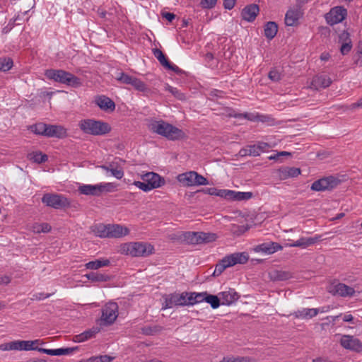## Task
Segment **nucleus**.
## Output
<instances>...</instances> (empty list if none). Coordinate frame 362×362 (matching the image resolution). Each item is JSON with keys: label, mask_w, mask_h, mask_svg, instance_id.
<instances>
[{"label": "nucleus", "mask_w": 362, "mask_h": 362, "mask_svg": "<svg viewBox=\"0 0 362 362\" xmlns=\"http://www.w3.org/2000/svg\"><path fill=\"white\" fill-rule=\"evenodd\" d=\"M148 129L150 132L160 135L168 140L176 141L186 137L185 133L180 129L167 122L153 119H148Z\"/></svg>", "instance_id": "nucleus-1"}, {"label": "nucleus", "mask_w": 362, "mask_h": 362, "mask_svg": "<svg viewBox=\"0 0 362 362\" xmlns=\"http://www.w3.org/2000/svg\"><path fill=\"white\" fill-rule=\"evenodd\" d=\"M78 127L85 134L93 136L105 135L110 133L112 129L110 125L107 122L93 119H85L81 120L79 122Z\"/></svg>", "instance_id": "nucleus-2"}, {"label": "nucleus", "mask_w": 362, "mask_h": 362, "mask_svg": "<svg viewBox=\"0 0 362 362\" xmlns=\"http://www.w3.org/2000/svg\"><path fill=\"white\" fill-rule=\"evenodd\" d=\"M120 252L132 257H148L154 252V247L148 243H127L120 246Z\"/></svg>", "instance_id": "nucleus-3"}, {"label": "nucleus", "mask_w": 362, "mask_h": 362, "mask_svg": "<svg viewBox=\"0 0 362 362\" xmlns=\"http://www.w3.org/2000/svg\"><path fill=\"white\" fill-rule=\"evenodd\" d=\"M41 201L47 206L54 209L68 208L71 205L69 200L61 194L45 193L43 194Z\"/></svg>", "instance_id": "nucleus-4"}, {"label": "nucleus", "mask_w": 362, "mask_h": 362, "mask_svg": "<svg viewBox=\"0 0 362 362\" xmlns=\"http://www.w3.org/2000/svg\"><path fill=\"white\" fill-rule=\"evenodd\" d=\"M42 344L40 339L35 340H16L8 343L3 344L0 348L4 351L10 350H25V351H37V346L35 345Z\"/></svg>", "instance_id": "nucleus-5"}, {"label": "nucleus", "mask_w": 362, "mask_h": 362, "mask_svg": "<svg viewBox=\"0 0 362 362\" xmlns=\"http://www.w3.org/2000/svg\"><path fill=\"white\" fill-rule=\"evenodd\" d=\"M118 305L115 302L106 303L102 308L100 325L108 326L112 325L118 316Z\"/></svg>", "instance_id": "nucleus-6"}, {"label": "nucleus", "mask_w": 362, "mask_h": 362, "mask_svg": "<svg viewBox=\"0 0 362 362\" xmlns=\"http://www.w3.org/2000/svg\"><path fill=\"white\" fill-rule=\"evenodd\" d=\"M339 183L340 180L338 178L331 175L315 180L312 184L310 189L316 192L330 191L335 188Z\"/></svg>", "instance_id": "nucleus-7"}, {"label": "nucleus", "mask_w": 362, "mask_h": 362, "mask_svg": "<svg viewBox=\"0 0 362 362\" xmlns=\"http://www.w3.org/2000/svg\"><path fill=\"white\" fill-rule=\"evenodd\" d=\"M328 291L333 296H338L343 298L352 297L356 293L353 287L343 283L332 284L329 286Z\"/></svg>", "instance_id": "nucleus-8"}, {"label": "nucleus", "mask_w": 362, "mask_h": 362, "mask_svg": "<svg viewBox=\"0 0 362 362\" xmlns=\"http://www.w3.org/2000/svg\"><path fill=\"white\" fill-rule=\"evenodd\" d=\"M164 303L163 305V309L172 308L174 306L183 307L185 306V298L184 292L173 293L168 295H165L164 297Z\"/></svg>", "instance_id": "nucleus-9"}, {"label": "nucleus", "mask_w": 362, "mask_h": 362, "mask_svg": "<svg viewBox=\"0 0 362 362\" xmlns=\"http://www.w3.org/2000/svg\"><path fill=\"white\" fill-rule=\"evenodd\" d=\"M347 16V11L342 6H336L332 8L329 13L325 15L327 23L333 25L341 23Z\"/></svg>", "instance_id": "nucleus-10"}, {"label": "nucleus", "mask_w": 362, "mask_h": 362, "mask_svg": "<svg viewBox=\"0 0 362 362\" xmlns=\"http://www.w3.org/2000/svg\"><path fill=\"white\" fill-rule=\"evenodd\" d=\"M340 344L346 349L359 352L362 350V343L353 336L344 335L340 340Z\"/></svg>", "instance_id": "nucleus-11"}, {"label": "nucleus", "mask_w": 362, "mask_h": 362, "mask_svg": "<svg viewBox=\"0 0 362 362\" xmlns=\"http://www.w3.org/2000/svg\"><path fill=\"white\" fill-rule=\"evenodd\" d=\"M141 179L149 184L151 188L156 189L165 184V180L158 174L153 172H148L141 176Z\"/></svg>", "instance_id": "nucleus-12"}, {"label": "nucleus", "mask_w": 362, "mask_h": 362, "mask_svg": "<svg viewBox=\"0 0 362 362\" xmlns=\"http://www.w3.org/2000/svg\"><path fill=\"white\" fill-rule=\"evenodd\" d=\"M282 249L283 247L277 243L267 242L255 246L254 251L256 252H262L267 255H271L279 250H281Z\"/></svg>", "instance_id": "nucleus-13"}, {"label": "nucleus", "mask_w": 362, "mask_h": 362, "mask_svg": "<svg viewBox=\"0 0 362 362\" xmlns=\"http://www.w3.org/2000/svg\"><path fill=\"white\" fill-rule=\"evenodd\" d=\"M95 102L100 109L105 112H112L115 110V102L107 96L99 95L95 98Z\"/></svg>", "instance_id": "nucleus-14"}, {"label": "nucleus", "mask_w": 362, "mask_h": 362, "mask_svg": "<svg viewBox=\"0 0 362 362\" xmlns=\"http://www.w3.org/2000/svg\"><path fill=\"white\" fill-rule=\"evenodd\" d=\"M226 261L224 262H228V265L230 267H233L237 264H244L249 259V255L247 252H235L225 257Z\"/></svg>", "instance_id": "nucleus-15"}, {"label": "nucleus", "mask_w": 362, "mask_h": 362, "mask_svg": "<svg viewBox=\"0 0 362 362\" xmlns=\"http://www.w3.org/2000/svg\"><path fill=\"white\" fill-rule=\"evenodd\" d=\"M78 349V346L59 348L56 349H48L37 347V351L40 353L46 354L50 356L70 355Z\"/></svg>", "instance_id": "nucleus-16"}, {"label": "nucleus", "mask_w": 362, "mask_h": 362, "mask_svg": "<svg viewBox=\"0 0 362 362\" xmlns=\"http://www.w3.org/2000/svg\"><path fill=\"white\" fill-rule=\"evenodd\" d=\"M259 8L257 4H252L246 6L241 12L242 18L247 22H252L259 13Z\"/></svg>", "instance_id": "nucleus-17"}, {"label": "nucleus", "mask_w": 362, "mask_h": 362, "mask_svg": "<svg viewBox=\"0 0 362 362\" xmlns=\"http://www.w3.org/2000/svg\"><path fill=\"white\" fill-rule=\"evenodd\" d=\"M67 136L66 129L62 125L47 124L46 137L63 139Z\"/></svg>", "instance_id": "nucleus-18"}, {"label": "nucleus", "mask_w": 362, "mask_h": 362, "mask_svg": "<svg viewBox=\"0 0 362 362\" xmlns=\"http://www.w3.org/2000/svg\"><path fill=\"white\" fill-rule=\"evenodd\" d=\"M332 83V81L329 76L321 74L317 75L313 78L311 85L315 89L319 90L329 87Z\"/></svg>", "instance_id": "nucleus-19"}, {"label": "nucleus", "mask_w": 362, "mask_h": 362, "mask_svg": "<svg viewBox=\"0 0 362 362\" xmlns=\"http://www.w3.org/2000/svg\"><path fill=\"white\" fill-rule=\"evenodd\" d=\"M129 230L119 224H109V238H119L128 235Z\"/></svg>", "instance_id": "nucleus-20"}, {"label": "nucleus", "mask_w": 362, "mask_h": 362, "mask_svg": "<svg viewBox=\"0 0 362 362\" xmlns=\"http://www.w3.org/2000/svg\"><path fill=\"white\" fill-rule=\"evenodd\" d=\"M269 279L273 281H286L293 277V274L289 271L281 269H272L269 272Z\"/></svg>", "instance_id": "nucleus-21"}, {"label": "nucleus", "mask_w": 362, "mask_h": 362, "mask_svg": "<svg viewBox=\"0 0 362 362\" xmlns=\"http://www.w3.org/2000/svg\"><path fill=\"white\" fill-rule=\"evenodd\" d=\"M222 299V305H230L234 302L237 301L240 298V295L233 288H230L228 291H223L219 293Z\"/></svg>", "instance_id": "nucleus-22"}, {"label": "nucleus", "mask_w": 362, "mask_h": 362, "mask_svg": "<svg viewBox=\"0 0 362 362\" xmlns=\"http://www.w3.org/2000/svg\"><path fill=\"white\" fill-rule=\"evenodd\" d=\"M45 76L55 82L64 83V77L67 75V71L63 69H47L45 71Z\"/></svg>", "instance_id": "nucleus-23"}, {"label": "nucleus", "mask_w": 362, "mask_h": 362, "mask_svg": "<svg viewBox=\"0 0 362 362\" xmlns=\"http://www.w3.org/2000/svg\"><path fill=\"white\" fill-rule=\"evenodd\" d=\"M78 192L84 195H90L95 197L100 196V189L99 184L97 185H83L79 186Z\"/></svg>", "instance_id": "nucleus-24"}, {"label": "nucleus", "mask_w": 362, "mask_h": 362, "mask_svg": "<svg viewBox=\"0 0 362 362\" xmlns=\"http://www.w3.org/2000/svg\"><path fill=\"white\" fill-rule=\"evenodd\" d=\"M252 193L250 192H235L228 189L227 200L230 201H242L248 200L252 197Z\"/></svg>", "instance_id": "nucleus-25"}, {"label": "nucleus", "mask_w": 362, "mask_h": 362, "mask_svg": "<svg viewBox=\"0 0 362 362\" xmlns=\"http://www.w3.org/2000/svg\"><path fill=\"white\" fill-rule=\"evenodd\" d=\"M100 331L98 327H93V328L86 330L80 334L74 337V341L83 342L95 337V335Z\"/></svg>", "instance_id": "nucleus-26"}, {"label": "nucleus", "mask_w": 362, "mask_h": 362, "mask_svg": "<svg viewBox=\"0 0 362 362\" xmlns=\"http://www.w3.org/2000/svg\"><path fill=\"white\" fill-rule=\"evenodd\" d=\"M301 16L298 10H288L285 16V23L288 26H295L298 23V20Z\"/></svg>", "instance_id": "nucleus-27"}, {"label": "nucleus", "mask_w": 362, "mask_h": 362, "mask_svg": "<svg viewBox=\"0 0 362 362\" xmlns=\"http://www.w3.org/2000/svg\"><path fill=\"white\" fill-rule=\"evenodd\" d=\"M90 230L99 238H109V224H95L90 227Z\"/></svg>", "instance_id": "nucleus-28"}, {"label": "nucleus", "mask_w": 362, "mask_h": 362, "mask_svg": "<svg viewBox=\"0 0 362 362\" xmlns=\"http://www.w3.org/2000/svg\"><path fill=\"white\" fill-rule=\"evenodd\" d=\"M319 313L318 309L315 308H303L294 312L292 315L296 318L310 319L316 316Z\"/></svg>", "instance_id": "nucleus-29"}, {"label": "nucleus", "mask_w": 362, "mask_h": 362, "mask_svg": "<svg viewBox=\"0 0 362 362\" xmlns=\"http://www.w3.org/2000/svg\"><path fill=\"white\" fill-rule=\"evenodd\" d=\"M319 240L318 237L300 238L296 242L288 245L289 247H298L306 248L307 247L315 244Z\"/></svg>", "instance_id": "nucleus-30"}, {"label": "nucleus", "mask_w": 362, "mask_h": 362, "mask_svg": "<svg viewBox=\"0 0 362 362\" xmlns=\"http://www.w3.org/2000/svg\"><path fill=\"white\" fill-rule=\"evenodd\" d=\"M279 173L281 179H287L298 176L300 174V170L295 167H286L281 168Z\"/></svg>", "instance_id": "nucleus-31"}, {"label": "nucleus", "mask_w": 362, "mask_h": 362, "mask_svg": "<svg viewBox=\"0 0 362 362\" xmlns=\"http://www.w3.org/2000/svg\"><path fill=\"white\" fill-rule=\"evenodd\" d=\"M184 240L189 244L198 245L201 243V232L188 231L183 233Z\"/></svg>", "instance_id": "nucleus-32"}, {"label": "nucleus", "mask_w": 362, "mask_h": 362, "mask_svg": "<svg viewBox=\"0 0 362 362\" xmlns=\"http://www.w3.org/2000/svg\"><path fill=\"white\" fill-rule=\"evenodd\" d=\"M278 32V25L274 21H269L264 25V33L268 40H272Z\"/></svg>", "instance_id": "nucleus-33"}, {"label": "nucleus", "mask_w": 362, "mask_h": 362, "mask_svg": "<svg viewBox=\"0 0 362 362\" xmlns=\"http://www.w3.org/2000/svg\"><path fill=\"white\" fill-rule=\"evenodd\" d=\"M194 171H189L185 173L180 174L177 176V180L180 182L187 186L194 185Z\"/></svg>", "instance_id": "nucleus-34"}, {"label": "nucleus", "mask_w": 362, "mask_h": 362, "mask_svg": "<svg viewBox=\"0 0 362 362\" xmlns=\"http://www.w3.org/2000/svg\"><path fill=\"white\" fill-rule=\"evenodd\" d=\"M85 276L92 282H106L110 279L109 275L97 272H91L86 274Z\"/></svg>", "instance_id": "nucleus-35"}, {"label": "nucleus", "mask_w": 362, "mask_h": 362, "mask_svg": "<svg viewBox=\"0 0 362 362\" xmlns=\"http://www.w3.org/2000/svg\"><path fill=\"white\" fill-rule=\"evenodd\" d=\"M63 84H66L73 88H78L82 85V82L78 77L67 71V75L64 77Z\"/></svg>", "instance_id": "nucleus-36"}, {"label": "nucleus", "mask_w": 362, "mask_h": 362, "mask_svg": "<svg viewBox=\"0 0 362 362\" xmlns=\"http://www.w3.org/2000/svg\"><path fill=\"white\" fill-rule=\"evenodd\" d=\"M110 263V262L107 259H95L86 263L85 267L88 269L96 270L100 267L108 266Z\"/></svg>", "instance_id": "nucleus-37"}, {"label": "nucleus", "mask_w": 362, "mask_h": 362, "mask_svg": "<svg viewBox=\"0 0 362 362\" xmlns=\"http://www.w3.org/2000/svg\"><path fill=\"white\" fill-rule=\"evenodd\" d=\"M228 189H218L216 187H209L203 189L205 194L214 195L227 199Z\"/></svg>", "instance_id": "nucleus-38"}, {"label": "nucleus", "mask_w": 362, "mask_h": 362, "mask_svg": "<svg viewBox=\"0 0 362 362\" xmlns=\"http://www.w3.org/2000/svg\"><path fill=\"white\" fill-rule=\"evenodd\" d=\"M129 85L132 86L135 90L140 92L145 93L149 90L148 86L144 81L134 76L132 78Z\"/></svg>", "instance_id": "nucleus-39"}, {"label": "nucleus", "mask_w": 362, "mask_h": 362, "mask_svg": "<svg viewBox=\"0 0 362 362\" xmlns=\"http://www.w3.org/2000/svg\"><path fill=\"white\" fill-rule=\"evenodd\" d=\"M31 131L37 134L46 136V132L47 129V124L43 122H39L33 124L30 127Z\"/></svg>", "instance_id": "nucleus-40"}, {"label": "nucleus", "mask_w": 362, "mask_h": 362, "mask_svg": "<svg viewBox=\"0 0 362 362\" xmlns=\"http://www.w3.org/2000/svg\"><path fill=\"white\" fill-rule=\"evenodd\" d=\"M28 158L37 163H43L48 160L47 156L40 151L32 152L29 153Z\"/></svg>", "instance_id": "nucleus-41"}, {"label": "nucleus", "mask_w": 362, "mask_h": 362, "mask_svg": "<svg viewBox=\"0 0 362 362\" xmlns=\"http://www.w3.org/2000/svg\"><path fill=\"white\" fill-rule=\"evenodd\" d=\"M153 53L154 57L158 60V62L163 66L165 68L167 66H169L170 62L160 49L158 48H154L153 49Z\"/></svg>", "instance_id": "nucleus-42"}, {"label": "nucleus", "mask_w": 362, "mask_h": 362, "mask_svg": "<svg viewBox=\"0 0 362 362\" xmlns=\"http://www.w3.org/2000/svg\"><path fill=\"white\" fill-rule=\"evenodd\" d=\"M239 154L241 156H259V153L257 151V147H255V144L247 146L246 148H241L239 151Z\"/></svg>", "instance_id": "nucleus-43"}, {"label": "nucleus", "mask_w": 362, "mask_h": 362, "mask_svg": "<svg viewBox=\"0 0 362 362\" xmlns=\"http://www.w3.org/2000/svg\"><path fill=\"white\" fill-rule=\"evenodd\" d=\"M100 195L104 192H113L117 190V185L113 182L99 183Z\"/></svg>", "instance_id": "nucleus-44"}, {"label": "nucleus", "mask_w": 362, "mask_h": 362, "mask_svg": "<svg viewBox=\"0 0 362 362\" xmlns=\"http://www.w3.org/2000/svg\"><path fill=\"white\" fill-rule=\"evenodd\" d=\"M205 302L209 303L213 309L218 308L221 305L220 298H218L217 296L211 295L208 293L207 296H206Z\"/></svg>", "instance_id": "nucleus-45"}, {"label": "nucleus", "mask_w": 362, "mask_h": 362, "mask_svg": "<svg viewBox=\"0 0 362 362\" xmlns=\"http://www.w3.org/2000/svg\"><path fill=\"white\" fill-rule=\"evenodd\" d=\"M225 261H226V259L224 257L218 263L216 264L215 269L213 272L214 276H219L226 268L229 267L228 262H224Z\"/></svg>", "instance_id": "nucleus-46"}, {"label": "nucleus", "mask_w": 362, "mask_h": 362, "mask_svg": "<svg viewBox=\"0 0 362 362\" xmlns=\"http://www.w3.org/2000/svg\"><path fill=\"white\" fill-rule=\"evenodd\" d=\"M114 359V357L107 355H101L98 356H93L90 358L79 362H111Z\"/></svg>", "instance_id": "nucleus-47"}, {"label": "nucleus", "mask_w": 362, "mask_h": 362, "mask_svg": "<svg viewBox=\"0 0 362 362\" xmlns=\"http://www.w3.org/2000/svg\"><path fill=\"white\" fill-rule=\"evenodd\" d=\"M13 60L11 58H0V71H7L13 66Z\"/></svg>", "instance_id": "nucleus-48"}, {"label": "nucleus", "mask_w": 362, "mask_h": 362, "mask_svg": "<svg viewBox=\"0 0 362 362\" xmlns=\"http://www.w3.org/2000/svg\"><path fill=\"white\" fill-rule=\"evenodd\" d=\"M162 330V327L159 325L155 326H145L141 328L142 334L145 335H153L156 332H158Z\"/></svg>", "instance_id": "nucleus-49"}, {"label": "nucleus", "mask_w": 362, "mask_h": 362, "mask_svg": "<svg viewBox=\"0 0 362 362\" xmlns=\"http://www.w3.org/2000/svg\"><path fill=\"white\" fill-rule=\"evenodd\" d=\"M217 238L216 233L201 232V243H209L215 241Z\"/></svg>", "instance_id": "nucleus-50"}, {"label": "nucleus", "mask_w": 362, "mask_h": 362, "mask_svg": "<svg viewBox=\"0 0 362 362\" xmlns=\"http://www.w3.org/2000/svg\"><path fill=\"white\" fill-rule=\"evenodd\" d=\"M133 77L126 73L119 72L116 76V79L121 83L129 85Z\"/></svg>", "instance_id": "nucleus-51"}, {"label": "nucleus", "mask_w": 362, "mask_h": 362, "mask_svg": "<svg viewBox=\"0 0 362 362\" xmlns=\"http://www.w3.org/2000/svg\"><path fill=\"white\" fill-rule=\"evenodd\" d=\"M51 226L47 223L35 224L33 226V230L35 233H48L51 230Z\"/></svg>", "instance_id": "nucleus-52"}, {"label": "nucleus", "mask_w": 362, "mask_h": 362, "mask_svg": "<svg viewBox=\"0 0 362 362\" xmlns=\"http://www.w3.org/2000/svg\"><path fill=\"white\" fill-rule=\"evenodd\" d=\"M165 90L169 91L172 95H173L175 98L180 100H182L185 98V95L175 87L167 85L165 87Z\"/></svg>", "instance_id": "nucleus-53"}, {"label": "nucleus", "mask_w": 362, "mask_h": 362, "mask_svg": "<svg viewBox=\"0 0 362 362\" xmlns=\"http://www.w3.org/2000/svg\"><path fill=\"white\" fill-rule=\"evenodd\" d=\"M355 64H362V40L359 41L357 46V51L353 57Z\"/></svg>", "instance_id": "nucleus-54"}, {"label": "nucleus", "mask_w": 362, "mask_h": 362, "mask_svg": "<svg viewBox=\"0 0 362 362\" xmlns=\"http://www.w3.org/2000/svg\"><path fill=\"white\" fill-rule=\"evenodd\" d=\"M185 298V306H192L196 305L194 292L184 291Z\"/></svg>", "instance_id": "nucleus-55"}, {"label": "nucleus", "mask_w": 362, "mask_h": 362, "mask_svg": "<svg viewBox=\"0 0 362 362\" xmlns=\"http://www.w3.org/2000/svg\"><path fill=\"white\" fill-rule=\"evenodd\" d=\"M219 362H251L247 357H224Z\"/></svg>", "instance_id": "nucleus-56"}, {"label": "nucleus", "mask_w": 362, "mask_h": 362, "mask_svg": "<svg viewBox=\"0 0 362 362\" xmlns=\"http://www.w3.org/2000/svg\"><path fill=\"white\" fill-rule=\"evenodd\" d=\"M216 2L217 0H202L199 5L202 8L211 9L216 6Z\"/></svg>", "instance_id": "nucleus-57"}, {"label": "nucleus", "mask_w": 362, "mask_h": 362, "mask_svg": "<svg viewBox=\"0 0 362 362\" xmlns=\"http://www.w3.org/2000/svg\"><path fill=\"white\" fill-rule=\"evenodd\" d=\"M268 77L274 82H277L281 80V74L275 68L272 69L268 74Z\"/></svg>", "instance_id": "nucleus-58"}, {"label": "nucleus", "mask_w": 362, "mask_h": 362, "mask_svg": "<svg viewBox=\"0 0 362 362\" xmlns=\"http://www.w3.org/2000/svg\"><path fill=\"white\" fill-rule=\"evenodd\" d=\"M133 185L139 188L140 189L143 190L144 192H148L153 189L151 187H150L149 184H147V182L144 180L143 182L135 181L134 182Z\"/></svg>", "instance_id": "nucleus-59"}, {"label": "nucleus", "mask_w": 362, "mask_h": 362, "mask_svg": "<svg viewBox=\"0 0 362 362\" xmlns=\"http://www.w3.org/2000/svg\"><path fill=\"white\" fill-rule=\"evenodd\" d=\"M208 180L206 178H205L204 176L198 174L197 172H195V176H194V185H207Z\"/></svg>", "instance_id": "nucleus-60"}, {"label": "nucleus", "mask_w": 362, "mask_h": 362, "mask_svg": "<svg viewBox=\"0 0 362 362\" xmlns=\"http://www.w3.org/2000/svg\"><path fill=\"white\" fill-rule=\"evenodd\" d=\"M352 48V42L342 43L340 47V52L342 55L347 54Z\"/></svg>", "instance_id": "nucleus-61"}, {"label": "nucleus", "mask_w": 362, "mask_h": 362, "mask_svg": "<svg viewBox=\"0 0 362 362\" xmlns=\"http://www.w3.org/2000/svg\"><path fill=\"white\" fill-rule=\"evenodd\" d=\"M349 41H351V40L349 33H348L346 30H343L340 34H339V42L341 44L349 42Z\"/></svg>", "instance_id": "nucleus-62"}, {"label": "nucleus", "mask_w": 362, "mask_h": 362, "mask_svg": "<svg viewBox=\"0 0 362 362\" xmlns=\"http://www.w3.org/2000/svg\"><path fill=\"white\" fill-rule=\"evenodd\" d=\"M206 296H207L206 291L200 292V293L194 292V298H195L194 299H195L196 304H198V303H200L202 302H205Z\"/></svg>", "instance_id": "nucleus-63"}, {"label": "nucleus", "mask_w": 362, "mask_h": 362, "mask_svg": "<svg viewBox=\"0 0 362 362\" xmlns=\"http://www.w3.org/2000/svg\"><path fill=\"white\" fill-rule=\"evenodd\" d=\"M110 172L112 176L119 180L122 179L124 176V172L121 169L111 168Z\"/></svg>", "instance_id": "nucleus-64"}]
</instances>
